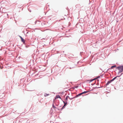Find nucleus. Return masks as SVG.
I'll list each match as a JSON object with an SVG mask.
<instances>
[{"instance_id":"f257e3e1","label":"nucleus","mask_w":123,"mask_h":123,"mask_svg":"<svg viewBox=\"0 0 123 123\" xmlns=\"http://www.w3.org/2000/svg\"><path fill=\"white\" fill-rule=\"evenodd\" d=\"M119 70V73H121L123 71V66H122L117 68Z\"/></svg>"},{"instance_id":"f03ea898","label":"nucleus","mask_w":123,"mask_h":123,"mask_svg":"<svg viewBox=\"0 0 123 123\" xmlns=\"http://www.w3.org/2000/svg\"><path fill=\"white\" fill-rule=\"evenodd\" d=\"M89 92V91H84V92H82L81 93H79V94H78V95H76V97H78L80 96L82 94L87 93V92Z\"/></svg>"},{"instance_id":"7ed1b4c3","label":"nucleus","mask_w":123,"mask_h":123,"mask_svg":"<svg viewBox=\"0 0 123 123\" xmlns=\"http://www.w3.org/2000/svg\"><path fill=\"white\" fill-rule=\"evenodd\" d=\"M116 77H115L114 78H113L112 80H110V81H108V82H107V83H106V85H108L111 82L113 81L115 79H116Z\"/></svg>"},{"instance_id":"20e7f679","label":"nucleus","mask_w":123,"mask_h":123,"mask_svg":"<svg viewBox=\"0 0 123 123\" xmlns=\"http://www.w3.org/2000/svg\"><path fill=\"white\" fill-rule=\"evenodd\" d=\"M62 100L63 101V103H64V106H66L67 105L68 103V102L67 101H64L62 99Z\"/></svg>"},{"instance_id":"39448f33","label":"nucleus","mask_w":123,"mask_h":123,"mask_svg":"<svg viewBox=\"0 0 123 123\" xmlns=\"http://www.w3.org/2000/svg\"><path fill=\"white\" fill-rule=\"evenodd\" d=\"M58 98H60L61 99V100H62V99L60 97V96L59 95H57L55 97V99H56Z\"/></svg>"},{"instance_id":"423d86ee","label":"nucleus","mask_w":123,"mask_h":123,"mask_svg":"<svg viewBox=\"0 0 123 123\" xmlns=\"http://www.w3.org/2000/svg\"><path fill=\"white\" fill-rule=\"evenodd\" d=\"M97 79V78L93 79V85H94L95 84L96 82V81L95 80Z\"/></svg>"},{"instance_id":"0eeeda50","label":"nucleus","mask_w":123,"mask_h":123,"mask_svg":"<svg viewBox=\"0 0 123 123\" xmlns=\"http://www.w3.org/2000/svg\"><path fill=\"white\" fill-rule=\"evenodd\" d=\"M65 106H64V105H63V106H62V108H61V109H59L58 108H57V109H58V110L59 111H62L63 109L64 108H65Z\"/></svg>"},{"instance_id":"6e6552de","label":"nucleus","mask_w":123,"mask_h":123,"mask_svg":"<svg viewBox=\"0 0 123 123\" xmlns=\"http://www.w3.org/2000/svg\"><path fill=\"white\" fill-rule=\"evenodd\" d=\"M86 82H89L90 83L92 81V79H91L90 80H87L86 81Z\"/></svg>"},{"instance_id":"1a4fd4ad","label":"nucleus","mask_w":123,"mask_h":123,"mask_svg":"<svg viewBox=\"0 0 123 123\" xmlns=\"http://www.w3.org/2000/svg\"><path fill=\"white\" fill-rule=\"evenodd\" d=\"M19 37H20V38L21 39V41L22 42H24V41H25V39L21 37V36H19Z\"/></svg>"},{"instance_id":"9d476101","label":"nucleus","mask_w":123,"mask_h":123,"mask_svg":"<svg viewBox=\"0 0 123 123\" xmlns=\"http://www.w3.org/2000/svg\"><path fill=\"white\" fill-rule=\"evenodd\" d=\"M76 98H77V97H76V95L74 97H73V98H70L69 97V98L71 100H72V99H74Z\"/></svg>"},{"instance_id":"9b49d317","label":"nucleus","mask_w":123,"mask_h":123,"mask_svg":"<svg viewBox=\"0 0 123 123\" xmlns=\"http://www.w3.org/2000/svg\"><path fill=\"white\" fill-rule=\"evenodd\" d=\"M49 95V94H47V93H45L44 94V96L45 97H47V96H48Z\"/></svg>"},{"instance_id":"f8f14e48","label":"nucleus","mask_w":123,"mask_h":123,"mask_svg":"<svg viewBox=\"0 0 123 123\" xmlns=\"http://www.w3.org/2000/svg\"><path fill=\"white\" fill-rule=\"evenodd\" d=\"M69 97L68 96H67L66 97V98H65V100H68V98H69Z\"/></svg>"},{"instance_id":"ddd939ff","label":"nucleus","mask_w":123,"mask_h":123,"mask_svg":"<svg viewBox=\"0 0 123 123\" xmlns=\"http://www.w3.org/2000/svg\"><path fill=\"white\" fill-rule=\"evenodd\" d=\"M52 107L54 108H57L55 107L54 105V102H53V103L52 104Z\"/></svg>"},{"instance_id":"4468645a","label":"nucleus","mask_w":123,"mask_h":123,"mask_svg":"<svg viewBox=\"0 0 123 123\" xmlns=\"http://www.w3.org/2000/svg\"><path fill=\"white\" fill-rule=\"evenodd\" d=\"M54 103L55 104V105L56 106H58V105H59V104H57L56 103V102H54Z\"/></svg>"},{"instance_id":"2eb2a0df","label":"nucleus","mask_w":123,"mask_h":123,"mask_svg":"<svg viewBox=\"0 0 123 123\" xmlns=\"http://www.w3.org/2000/svg\"><path fill=\"white\" fill-rule=\"evenodd\" d=\"M78 87V86H75L74 87H73V88L74 89L75 88H77Z\"/></svg>"},{"instance_id":"dca6fc26","label":"nucleus","mask_w":123,"mask_h":123,"mask_svg":"<svg viewBox=\"0 0 123 123\" xmlns=\"http://www.w3.org/2000/svg\"><path fill=\"white\" fill-rule=\"evenodd\" d=\"M23 43L25 44V45H26V43H25V41H24V42H23Z\"/></svg>"},{"instance_id":"f3484780","label":"nucleus","mask_w":123,"mask_h":123,"mask_svg":"<svg viewBox=\"0 0 123 123\" xmlns=\"http://www.w3.org/2000/svg\"><path fill=\"white\" fill-rule=\"evenodd\" d=\"M116 67V66H115V65H114V66H112L111 67V68H114V67Z\"/></svg>"},{"instance_id":"a211bd4d","label":"nucleus","mask_w":123,"mask_h":123,"mask_svg":"<svg viewBox=\"0 0 123 123\" xmlns=\"http://www.w3.org/2000/svg\"><path fill=\"white\" fill-rule=\"evenodd\" d=\"M59 94L61 93L63 95V92H59Z\"/></svg>"},{"instance_id":"6ab92c4d","label":"nucleus","mask_w":123,"mask_h":123,"mask_svg":"<svg viewBox=\"0 0 123 123\" xmlns=\"http://www.w3.org/2000/svg\"><path fill=\"white\" fill-rule=\"evenodd\" d=\"M28 10L30 12H31V10L30 9H28Z\"/></svg>"},{"instance_id":"aec40b11","label":"nucleus","mask_w":123,"mask_h":123,"mask_svg":"<svg viewBox=\"0 0 123 123\" xmlns=\"http://www.w3.org/2000/svg\"><path fill=\"white\" fill-rule=\"evenodd\" d=\"M37 22V21H36L35 22V24H36Z\"/></svg>"},{"instance_id":"412c9836","label":"nucleus","mask_w":123,"mask_h":123,"mask_svg":"<svg viewBox=\"0 0 123 123\" xmlns=\"http://www.w3.org/2000/svg\"><path fill=\"white\" fill-rule=\"evenodd\" d=\"M0 68L1 69L2 68H3V67H1V66H0Z\"/></svg>"},{"instance_id":"4be33fe9","label":"nucleus","mask_w":123,"mask_h":123,"mask_svg":"<svg viewBox=\"0 0 123 123\" xmlns=\"http://www.w3.org/2000/svg\"><path fill=\"white\" fill-rule=\"evenodd\" d=\"M82 53H83V52H82ZM82 53V52H80V55H81V54Z\"/></svg>"},{"instance_id":"5701e85b","label":"nucleus","mask_w":123,"mask_h":123,"mask_svg":"<svg viewBox=\"0 0 123 123\" xmlns=\"http://www.w3.org/2000/svg\"><path fill=\"white\" fill-rule=\"evenodd\" d=\"M25 47L26 48H27V47H28V46H27L26 45H25Z\"/></svg>"},{"instance_id":"b1692460","label":"nucleus","mask_w":123,"mask_h":123,"mask_svg":"<svg viewBox=\"0 0 123 123\" xmlns=\"http://www.w3.org/2000/svg\"><path fill=\"white\" fill-rule=\"evenodd\" d=\"M52 110L53 111V109H52V108H51V111Z\"/></svg>"},{"instance_id":"393cba45","label":"nucleus","mask_w":123,"mask_h":123,"mask_svg":"<svg viewBox=\"0 0 123 123\" xmlns=\"http://www.w3.org/2000/svg\"><path fill=\"white\" fill-rule=\"evenodd\" d=\"M15 21H16V22H15V23H16V21L15 20Z\"/></svg>"},{"instance_id":"a878e982","label":"nucleus","mask_w":123,"mask_h":123,"mask_svg":"<svg viewBox=\"0 0 123 123\" xmlns=\"http://www.w3.org/2000/svg\"><path fill=\"white\" fill-rule=\"evenodd\" d=\"M92 89L90 91H92Z\"/></svg>"},{"instance_id":"bb28decb","label":"nucleus","mask_w":123,"mask_h":123,"mask_svg":"<svg viewBox=\"0 0 123 123\" xmlns=\"http://www.w3.org/2000/svg\"><path fill=\"white\" fill-rule=\"evenodd\" d=\"M93 88H94V89H95V87H93Z\"/></svg>"},{"instance_id":"cd10ccee","label":"nucleus","mask_w":123,"mask_h":123,"mask_svg":"<svg viewBox=\"0 0 123 123\" xmlns=\"http://www.w3.org/2000/svg\"><path fill=\"white\" fill-rule=\"evenodd\" d=\"M28 33V32H27L26 33Z\"/></svg>"},{"instance_id":"c85d7f7f","label":"nucleus","mask_w":123,"mask_h":123,"mask_svg":"<svg viewBox=\"0 0 123 123\" xmlns=\"http://www.w3.org/2000/svg\"><path fill=\"white\" fill-rule=\"evenodd\" d=\"M91 85H92V84H91Z\"/></svg>"},{"instance_id":"c756f323","label":"nucleus","mask_w":123,"mask_h":123,"mask_svg":"<svg viewBox=\"0 0 123 123\" xmlns=\"http://www.w3.org/2000/svg\"><path fill=\"white\" fill-rule=\"evenodd\" d=\"M68 8H68H67V9Z\"/></svg>"},{"instance_id":"7c9ffc66","label":"nucleus","mask_w":123,"mask_h":123,"mask_svg":"<svg viewBox=\"0 0 123 123\" xmlns=\"http://www.w3.org/2000/svg\"><path fill=\"white\" fill-rule=\"evenodd\" d=\"M68 8H68H67V9Z\"/></svg>"},{"instance_id":"2f4dec72","label":"nucleus","mask_w":123,"mask_h":123,"mask_svg":"<svg viewBox=\"0 0 123 123\" xmlns=\"http://www.w3.org/2000/svg\"><path fill=\"white\" fill-rule=\"evenodd\" d=\"M68 8H68H67V9Z\"/></svg>"},{"instance_id":"473e14b6","label":"nucleus","mask_w":123,"mask_h":123,"mask_svg":"<svg viewBox=\"0 0 123 123\" xmlns=\"http://www.w3.org/2000/svg\"><path fill=\"white\" fill-rule=\"evenodd\" d=\"M70 69H71V68H70Z\"/></svg>"},{"instance_id":"72a5a7b5","label":"nucleus","mask_w":123,"mask_h":123,"mask_svg":"<svg viewBox=\"0 0 123 123\" xmlns=\"http://www.w3.org/2000/svg\"><path fill=\"white\" fill-rule=\"evenodd\" d=\"M61 19V20H62V19Z\"/></svg>"},{"instance_id":"f704fd0d","label":"nucleus","mask_w":123,"mask_h":123,"mask_svg":"<svg viewBox=\"0 0 123 123\" xmlns=\"http://www.w3.org/2000/svg\"><path fill=\"white\" fill-rule=\"evenodd\" d=\"M90 0H89L90 1Z\"/></svg>"}]
</instances>
